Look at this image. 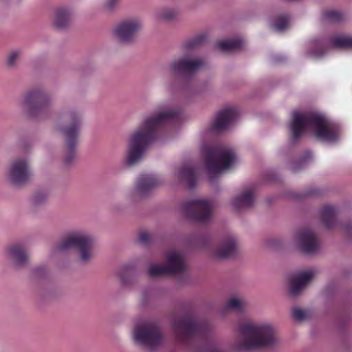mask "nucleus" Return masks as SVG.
<instances>
[{"instance_id":"37998d69","label":"nucleus","mask_w":352,"mask_h":352,"mask_svg":"<svg viewBox=\"0 0 352 352\" xmlns=\"http://www.w3.org/2000/svg\"><path fill=\"white\" fill-rule=\"evenodd\" d=\"M166 87L170 89V85L169 84H167V85H166Z\"/></svg>"},{"instance_id":"f8f14e48","label":"nucleus","mask_w":352,"mask_h":352,"mask_svg":"<svg viewBox=\"0 0 352 352\" xmlns=\"http://www.w3.org/2000/svg\"><path fill=\"white\" fill-rule=\"evenodd\" d=\"M30 162V157L28 155L14 157L6 173L9 183L14 186H21L26 184L32 176Z\"/></svg>"},{"instance_id":"c756f323","label":"nucleus","mask_w":352,"mask_h":352,"mask_svg":"<svg viewBox=\"0 0 352 352\" xmlns=\"http://www.w3.org/2000/svg\"><path fill=\"white\" fill-rule=\"evenodd\" d=\"M47 199V195L44 192H38L33 195L31 198V203L33 206H37L43 204Z\"/></svg>"},{"instance_id":"f257e3e1","label":"nucleus","mask_w":352,"mask_h":352,"mask_svg":"<svg viewBox=\"0 0 352 352\" xmlns=\"http://www.w3.org/2000/svg\"><path fill=\"white\" fill-rule=\"evenodd\" d=\"M180 113V108L163 107L158 111L145 117L129 138L124 165L131 166L138 163L148 145L156 139L162 126L178 118Z\"/></svg>"},{"instance_id":"c85d7f7f","label":"nucleus","mask_w":352,"mask_h":352,"mask_svg":"<svg viewBox=\"0 0 352 352\" xmlns=\"http://www.w3.org/2000/svg\"><path fill=\"white\" fill-rule=\"evenodd\" d=\"M324 18L329 22H340L344 19L343 14L340 11L328 10L324 14Z\"/></svg>"},{"instance_id":"a211bd4d","label":"nucleus","mask_w":352,"mask_h":352,"mask_svg":"<svg viewBox=\"0 0 352 352\" xmlns=\"http://www.w3.org/2000/svg\"><path fill=\"white\" fill-rule=\"evenodd\" d=\"M204 63L191 54H186L173 60L167 67V69L175 74H190L199 69Z\"/></svg>"},{"instance_id":"cd10ccee","label":"nucleus","mask_w":352,"mask_h":352,"mask_svg":"<svg viewBox=\"0 0 352 352\" xmlns=\"http://www.w3.org/2000/svg\"><path fill=\"white\" fill-rule=\"evenodd\" d=\"M271 25L274 30L283 32L289 27V18L287 15L279 16L272 22Z\"/></svg>"},{"instance_id":"4468645a","label":"nucleus","mask_w":352,"mask_h":352,"mask_svg":"<svg viewBox=\"0 0 352 352\" xmlns=\"http://www.w3.org/2000/svg\"><path fill=\"white\" fill-rule=\"evenodd\" d=\"M322 224L327 229L340 228L348 236H352V221L340 222L338 208L331 204H325L319 210Z\"/></svg>"},{"instance_id":"39448f33","label":"nucleus","mask_w":352,"mask_h":352,"mask_svg":"<svg viewBox=\"0 0 352 352\" xmlns=\"http://www.w3.org/2000/svg\"><path fill=\"white\" fill-rule=\"evenodd\" d=\"M93 237L83 232L75 231L67 234L61 241L52 248L50 257L72 249L76 248L79 252L80 259L83 263L89 261L93 257Z\"/></svg>"},{"instance_id":"1a4fd4ad","label":"nucleus","mask_w":352,"mask_h":352,"mask_svg":"<svg viewBox=\"0 0 352 352\" xmlns=\"http://www.w3.org/2000/svg\"><path fill=\"white\" fill-rule=\"evenodd\" d=\"M173 329L178 340L185 341L193 337H204L209 331V326L198 322L192 316L177 318L173 323Z\"/></svg>"},{"instance_id":"bb28decb","label":"nucleus","mask_w":352,"mask_h":352,"mask_svg":"<svg viewBox=\"0 0 352 352\" xmlns=\"http://www.w3.org/2000/svg\"><path fill=\"white\" fill-rule=\"evenodd\" d=\"M245 300L239 296L230 297L226 303V308L235 311H243L245 307Z\"/></svg>"},{"instance_id":"a878e982","label":"nucleus","mask_w":352,"mask_h":352,"mask_svg":"<svg viewBox=\"0 0 352 352\" xmlns=\"http://www.w3.org/2000/svg\"><path fill=\"white\" fill-rule=\"evenodd\" d=\"M243 40L241 38L228 39L219 41L216 47L222 52H230L238 50L242 47Z\"/></svg>"},{"instance_id":"aec40b11","label":"nucleus","mask_w":352,"mask_h":352,"mask_svg":"<svg viewBox=\"0 0 352 352\" xmlns=\"http://www.w3.org/2000/svg\"><path fill=\"white\" fill-rule=\"evenodd\" d=\"M238 113L235 108H225L217 114L212 127L217 131L226 129L235 122Z\"/></svg>"},{"instance_id":"f704fd0d","label":"nucleus","mask_w":352,"mask_h":352,"mask_svg":"<svg viewBox=\"0 0 352 352\" xmlns=\"http://www.w3.org/2000/svg\"><path fill=\"white\" fill-rule=\"evenodd\" d=\"M46 273L47 268L44 265L38 266L35 267L32 271V274L35 277H41L44 276Z\"/></svg>"},{"instance_id":"dca6fc26","label":"nucleus","mask_w":352,"mask_h":352,"mask_svg":"<svg viewBox=\"0 0 352 352\" xmlns=\"http://www.w3.org/2000/svg\"><path fill=\"white\" fill-rule=\"evenodd\" d=\"M294 241L303 253L314 254L319 252L320 240L318 236L309 228L300 230L294 236Z\"/></svg>"},{"instance_id":"2f4dec72","label":"nucleus","mask_w":352,"mask_h":352,"mask_svg":"<svg viewBox=\"0 0 352 352\" xmlns=\"http://www.w3.org/2000/svg\"><path fill=\"white\" fill-rule=\"evenodd\" d=\"M152 240V235L147 232H141L138 236V241L142 245H147Z\"/></svg>"},{"instance_id":"20e7f679","label":"nucleus","mask_w":352,"mask_h":352,"mask_svg":"<svg viewBox=\"0 0 352 352\" xmlns=\"http://www.w3.org/2000/svg\"><path fill=\"white\" fill-rule=\"evenodd\" d=\"M201 152L205 157V166L211 182L221 173L230 168L236 160L234 150L227 146L202 145Z\"/></svg>"},{"instance_id":"72a5a7b5","label":"nucleus","mask_w":352,"mask_h":352,"mask_svg":"<svg viewBox=\"0 0 352 352\" xmlns=\"http://www.w3.org/2000/svg\"><path fill=\"white\" fill-rule=\"evenodd\" d=\"M293 317L297 320H302L306 317V313L300 308H295L292 311Z\"/></svg>"},{"instance_id":"f03ea898","label":"nucleus","mask_w":352,"mask_h":352,"mask_svg":"<svg viewBox=\"0 0 352 352\" xmlns=\"http://www.w3.org/2000/svg\"><path fill=\"white\" fill-rule=\"evenodd\" d=\"M290 140L296 142L303 135L312 133L320 141L326 144L338 142L342 135L338 123L327 116L316 113H302L294 111L289 124Z\"/></svg>"},{"instance_id":"473e14b6","label":"nucleus","mask_w":352,"mask_h":352,"mask_svg":"<svg viewBox=\"0 0 352 352\" xmlns=\"http://www.w3.org/2000/svg\"><path fill=\"white\" fill-rule=\"evenodd\" d=\"M176 14V11L173 9H164L160 13V16L165 19H170L173 18Z\"/></svg>"},{"instance_id":"9d476101","label":"nucleus","mask_w":352,"mask_h":352,"mask_svg":"<svg viewBox=\"0 0 352 352\" xmlns=\"http://www.w3.org/2000/svg\"><path fill=\"white\" fill-rule=\"evenodd\" d=\"M213 208L214 203L206 199H191L181 205V210L187 218L201 223L211 221Z\"/></svg>"},{"instance_id":"412c9836","label":"nucleus","mask_w":352,"mask_h":352,"mask_svg":"<svg viewBox=\"0 0 352 352\" xmlns=\"http://www.w3.org/2000/svg\"><path fill=\"white\" fill-rule=\"evenodd\" d=\"M174 177L188 188L195 187L197 180V168L195 166L186 164L179 168L174 173Z\"/></svg>"},{"instance_id":"ea45409f","label":"nucleus","mask_w":352,"mask_h":352,"mask_svg":"<svg viewBox=\"0 0 352 352\" xmlns=\"http://www.w3.org/2000/svg\"><path fill=\"white\" fill-rule=\"evenodd\" d=\"M207 352H220L219 349L216 347H210L208 349Z\"/></svg>"},{"instance_id":"0eeeda50","label":"nucleus","mask_w":352,"mask_h":352,"mask_svg":"<svg viewBox=\"0 0 352 352\" xmlns=\"http://www.w3.org/2000/svg\"><path fill=\"white\" fill-rule=\"evenodd\" d=\"M62 116L69 123L63 125L60 121H58L56 128L66 139L68 154L65 157V161L66 163H69L74 157V149L78 143V137L82 123V114L78 110L70 109L65 111Z\"/></svg>"},{"instance_id":"7ed1b4c3","label":"nucleus","mask_w":352,"mask_h":352,"mask_svg":"<svg viewBox=\"0 0 352 352\" xmlns=\"http://www.w3.org/2000/svg\"><path fill=\"white\" fill-rule=\"evenodd\" d=\"M238 331L234 347L239 351L270 346L277 342L275 329L269 322L246 321L239 325Z\"/></svg>"},{"instance_id":"2eb2a0df","label":"nucleus","mask_w":352,"mask_h":352,"mask_svg":"<svg viewBox=\"0 0 352 352\" xmlns=\"http://www.w3.org/2000/svg\"><path fill=\"white\" fill-rule=\"evenodd\" d=\"M142 28V22L138 18L126 19L120 22L113 29L114 37L120 43L132 42Z\"/></svg>"},{"instance_id":"a19ab883","label":"nucleus","mask_w":352,"mask_h":352,"mask_svg":"<svg viewBox=\"0 0 352 352\" xmlns=\"http://www.w3.org/2000/svg\"><path fill=\"white\" fill-rule=\"evenodd\" d=\"M300 167H298V166L296 165V164H292L291 165V168L293 170H297L299 169Z\"/></svg>"},{"instance_id":"e433bc0d","label":"nucleus","mask_w":352,"mask_h":352,"mask_svg":"<svg viewBox=\"0 0 352 352\" xmlns=\"http://www.w3.org/2000/svg\"><path fill=\"white\" fill-rule=\"evenodd\" d=\"M127 272V269L124 268L118 273V277L122 284L126 285L129 283V280L126 278L125 274Z\"/></svg>"},{"instance_id":"7c9ffc66","label":"nucleus","mask_w":352,"mask_h":352,"mask_svg":"<svg viewBox=\"0 0 352 352\" xmlns=\"http://www.w3.org/2000/svg\"><path fill=\"white\" fill-rule=\"evenodd\" d=\"M21 55V50L19 49H16L11 51L7 59L8 65H9L10 67L14 66Z\"/></svg>"},{"instance_id":"4c0bfd02","label":"nucleus","mask_w":352,"mask_h":352,"mask_svg":"<svg viewBox=\"0 0 352 352\" xmlns=\"http://www.w3.org/2000/svg\"><path fill=\"white\" fill-rule=\"evenodd\" d=\"M205 38H206V36L204 35H200V36H197L192 41V43L190 44V45L194 46V45L201 44L202 42H204Z\"/></svg>"},{"instance_id":"c9c22d12","label":"nucleus","mask_w":352,"mask_h":352,"mask_svg":"<svg viewBox=\"0 0 352 352\" xmlns=\"http://www.w3.org/2000/svg\"><path fill=\"white\" fill-rule=\"evenodd\" d=\"M119 0H107L104 5V9L107 11H112L118 6Z\"/></svg>"},{"instance_id":"5701e85b","label":"nucleus","mask_w":352,"mask_h":352,"mask_svg":"<svg viewBox=\"0 0 352 352\" xmlns=\"http://www.w3.org/2000/svg\"><path fill=\"white\" fill-rule=\"evenodd\" d=\"M6 256L16 267L24 265L28 261V254L21 244H13L6 248Z\"/></svg>"},{"instance_id":"79ce46f5","label":"nucleus","mask_w":352,"mask_h":352,"mask_svg":"<svg viewBox=\"0 0 352 352\" xmlns=\"http://www.w3.org/2000/svg\"><path fill=\"white\" fill-rule=\"evenodd\" d=\"M308 194H309V195H316V194H317V192H312V191H311V192H308Z\"/></svg>"},{"instance_id":"ddd939ff","label":"nucleus","mask_w":352,"mask_h":352,"mask_svg":"<svg viewBox=\"0 0 352 352\" xmlns=\"http://www.w3.org/2000/svg\"><path fill=\"white\" fill-rule=\"evenodd\" d=\"M166 261L163 265L151 264L148 268L151 276H161L168 274H177L184 272L186 270V263L184 253L181 251L172 249L165 254Z\"/></svg>"},{"instance_id":"4be33fe9","label":"nucleus","mask_w":352,"mask_h":352,"mask_svg":"<svg viewBox=\"0 0 352 352\" xmlns=\"http://www.w3.org/2000/svg\"><path fill=\"white\" fill-rule=\"evenodd\" d=\"M237 245L235 236L229 235L222 239L214 252V256L219 258L231 256L236 252Z\"/></svg>"},{"instance_id":"6ab92c4d","label":"nucleus","mask_w":352,"mask_h":352,"mask_svg":"<svg viewBox=\"0 0 352 352\" xmlns=\"http://www.w3.org/2000/svg\"><path fill=\"white\" fill-rule=\"evenodd\" d=\"M315 276L312 270H308L294 274L290 279L289 292L292 296L298 295Z\"/></svg>"},{"instance_id":"58836bf2","label":"nucleus","mask_w":352,"mask_h":352,"mask_svg":"<svg viewBox=\"0 0 352 352\" xmlns=\"http://www.w3.org/2000/svg\"><path fill=\"white\" fill-rule=\"evenodd\" d=\"M311 153L310 152H307L305 154V157L300 158V164H305L309 158H311Z\"/></svg>"},{"instance_id":"393cba45","label":"nucleus","mask_w":352,"mask_h":352,"mask_svg":"<svg viewBox=\"0 0 352 352\" xmlns=\"http://www.w3.org/2000/svg\"><path fill=\"white\" fill-rule=\"evenodd\" d=\"M73 10L69 6L56 9L53 14V24L58 29L67 28L71 22Z\"/></svg>"},{"instance_id":"f3484780","label":"nucleus","mask_w":352,"mask_h":352,"mask_svg":"<svg viewBox=\"0 0 352 352\" xmlns=\"http://www.w3.org/2000/svg\"><path fill=\"white\" fill-rule=\"evenodd\" d=\"M160 184V179L157 175L142 174L138 177L135 187L127 192L126 197L136 201L138 198L145 196Z\"/></svg>"},{"instance_id":"9b49d317","label":"nucleus","mask_w":352,"mask_h":352,"mask_svg":"<svg viewBox=\"0 0 352 352\" xmlns=\"http://www.w3.org/2000/svg\"><path fill=\"white\" fill-rule=\"evenodd\" d=\"M19 102L30 116L41 117L50 103V96L43 89H34L26 92Z\"/></svg>"},{"instance_id":"6e6552de","label":"nucleus","mask_w":352,"mask_h":352,"mask_svg":"<svg viewBox=\"0 0 352 352\" xmlns=\"http://www.w3.org/2000/svg\"><path fill=\"white\" fill-rule=\"evenodd\" d=\"M306 54L313 58H319L329 48L352 49V36L345 34H338L331 41L322 38H313L305 45Z\"/></svg>"},{"instance_id":"423d86ee","label":"nucleus","mask_w":352,"mask_h":352,"mask_svg":"<svg viewBox=\"0 0 352 352\" xmlns=\"http://www.w3.org/2000/svg\"><path fill=\"white\" fill-rule=\"evenodd\" d=\"M134 342L151 351L157 350L164 342L160 327L153 322L138 320L132 330Z\"/></svg>"},{"instance_id":"b1692460","label":"nucleus","mask_w":352,"mask_h":352,"mask_svg":"<svg viewBox=\"0 0 352 352\" xmlns=\"http://www.w3.org/2000/svg\"><path fill=\"white\" fill-rule=\"evenodd\" d=\"M255 192L252 189H245L233 197L230 205L236 210H241L251 207L254 201Z\"/></svg>"}]
</instances>
